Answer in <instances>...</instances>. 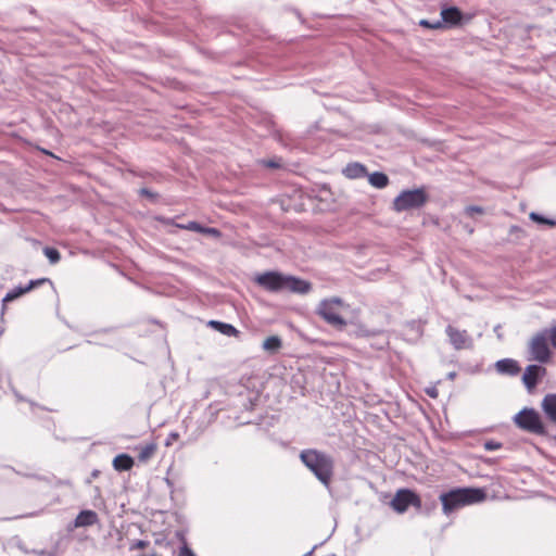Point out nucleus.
Returning a JSON list of instances; mask_svg holds the SVG:
<instances>
[{"instance_id":"obj_1","label":"nucleus","mask_w":556,"mask_h":556,"mask_svg":"<svg viewBox=\"0 0 556 556\" xmlns=\"http://www.w3.org/2000/svg\"><path fill=\"white\" fill-rule=\"evenodd\" d=\"M300 459L324 486L330 488L334 473V460L329 454L316 448H307L300 453Z\"/></svg>"},{"instance_id":"obj_2","label":"nucleus","mask_w":556,"mask_h":556,"mask_svg":"<svg viewBox=\"0 0 556 556\" xmlns=\"http://www.w3.org/2000/svg\"><path fill=\"white\" fill-rule=\"evenodd\" d=\"M484 498V491L478 488H458L440 495L443 513L446 515L466 505L479 503Z\"/></svg>"},{"instance_id":"obj_3","label":"nucleus","mask_w":556,"mask_h":556,"mask_svg":"<svg viewBox=\"0 0 556 556\" xmlns=\"http://www.w3.org/2000/svg\"><path fill=\"white\" fill-rule=\"evenodd\" d=\"M342 305L343 301L340 298L324 299L319 302L316 314L332 328L343 330L348 321L340 314Z\"/></svg>"},{"instance_id":"obj_4","label":"nucleus","mask_w":556,"mask_h":556,"mask_svg":"<svg viewBox=\"0 0 556 556\" xmlns=\"http://www.w3.org/2000/svg\"><path fill=\"white\" fill-rule=\"evenodd\" d=\"M549 334L547 329L535 333L529 342V361H535L545 364L551 359V349L548 346Z\"/></svg>"},{"instance_id":"obj_5","label":"nucleus","mask_w":556,"mask_h":556,"mask_svg":"<svg viewBox=\"0 0 556 556\" xmlns=\"http://www.w3.org/2000/svg\"><path fill=\"white\" fill-rule=\"evenodd\" d=\"M428 200L424 189L404 190L393 201V210L404 212L422 207Z\"/></svg>"},{"instance_id":"obj_6","label":"nucleus","mask_w":556,"mask_h":556,"mask_svg":"<svg viewBox=\"0 0 556 556\" xmlns=\"http://www.w3.org/2000/svg\"><path fill=\"white\" fill-rule=\"evenodd\" d=\"M515 424L522 430L530 433L545 434V427L539 413L533 408H523L514 417Z\"/></svg>"},{"instance_id":"obj_7","label":"nucleus","mask_w":556,"mask_h":556,"mask_svg":"<svg viewBox=\"0 0 556 556\" xmlns=\"http://www.w3.org/2000/svg\"><path fill=\"white\" fill-rule=\"evenodd\" d=\"M390 506L399 514L405 513L409 506L421 508V498L409 489H400L390 502Z\"/></svg>"},{"instance_id":"obj_8","label":"nucleus","mask_w":556,"mask_h":556,"mask_svg":"<svg viewBox=\"0 0 556 556\" xmlns=\"http://www.w3.org/2000/svg\"><path fill=\"white\" fill-rule=\"evenodd\" d=\"M286 275L279 271H266L255 276L254 281L264 290L273 293L285 291Z\"/></svg>"},{"instance_id":"obj_9","label":"nucleus","mask_w":556,"mask_h":556,"mask_svg":"<svg viewBox=\"0 0 556 556\" xmlns=\"http://www.w3.org/2000/svg\"><path fill=\"white\" fill-rule=\"evenodd\" d=\"M448 341L455 350L470 349L473 345L472 338L467 330H459L451 325L445 328Z\"/></svg>"},{"instance_id":"obj_10","label":"nucleus","mask_w":556,"mask_h":556,"mask_svg":"<svg viewBox=\"0 0 556 556\" xmlns=\"http://www.w3.org/2000/svg\"><path fill=\"white\" fill-rule=\"evenodd\" d=\"M546 375V369L542 367L541 365H529L526 367L523 376H522V382L525 383L528 391H532L540 378L544 377Z\"/></svg>"},{"instance_id":"obj_11","label":"nucleus","mask_w":556,"mask_h":556,"mask_svg":"<svg viewBox=\"0 0 556 556\" xmlns=\"http://www.w3.org/2000/svg\"><path fill=\"white\" fill-rule=\"evenodd\" d=\"M312 290V283L307 280L286 275L285 291L296 294H307Z\"/></svg>"},{"instance_id":"obj_12","label":"nucleus","mask_w":556,"mask_h":556,"mask_svg":"<svg viewBox=\"0 0 556 556\" xmlns=\"http://www.w3.org/2000/svg\"><path fill=\"white\" fill-rule=\"evenodd\" d=\"M440 14L443 27H455L462 24L463 13L456 7L443 5Z\"/></svg>"},{"instance_id":"obj_13","label":"nucleus","mask_w":556,"mask_h":556,"mask_svg":"<svg viewBox=\"0 0 556 556\" xmlns=\"http://www.w3.org/2000/svg\"><path fill=\"white\" fill-rule=\"evenodd\" d=\"M46 282H50L48 278H40L36 280H30L26 286H18L10 290L5 296L3 298V302H11L20 298L21 295L29 292L34 288L41 286Z\"/></svg>"},{"instance_id":"obj_14","label":"nucleus","mask_w":556,"mask_h":556,"mask_svg":"<svg viewBox=\"0 0 556 556\" xmlns=\"http://www.w3.org/2000/svg\"><path fill=\"white\" fill-rule=\"evenodd\" d=\"M496 371L501 375L517 376L520 371V366L517 361L513 358H503L495 363Z\"/></svg>"},{"instance_id":"obj_15","label":"nucleus","mask_w":556,"mask_h":556,"mask_svg":"<svg viewBox=\"0 0 556 556\" xmlns=\"http://www.w3.org/2000/svg\"><path fill=\"white\" fill-rule=\"evenodd\" d=\"M541 406L547 419L556 424V393L546 394Z\"/></svg>"},{"instance_id":"obj_16","label":"nucleus","mask_w":556,"mask_h":556,"mask_svg":"<svg viewBox=\"0 0 556 556\" xmlns=\"http://www.w3.org/2000/svg\"><path fill=\"white\" fill-rule=\"evenodd\" d=\"M99 518L96 511L93 510H81L77 517L75 518L74 526L76 528L80 527H90L98 522Z\"/></svg>"},{"instance_id":"obj_17","label":"nucleus","mask_w":556,"mask_h":556,"mask_svg":"<svg viewBox=\"0 0 556 556\" xmlns=\"http://www.w3.org/2000/svg\"><path fill=\"white\" fill-rule=\"evenodd\" d=\"M208 327L217 330L222 334H225L227 337H238L240 331L233 327L231 324L218 321V320H210L207 323Z\"/></svg>"},{"instance_id":"obj_18","label":"nucleus","mask_w":556,"mask_h":556,"mask_svg":"<svg viewBox=\"0 0 556 556\" xmlns=\"http://www.w3.org/2000/svg\"><path fill=\"white\" fill-rule=\"evenodd\" d=\"M342 173L345 177H348L350 179L361 178L367 174L366 167L363 164L357 163V162L348 164L343 168Z\"/></svg>"},{"instance_id":"obj_19","label":"nucleus","mask_w":556,"mask_h":556,"mask_svg":"<svg viewBox=\"0 0 556 556\" xmlns=\"http://www.w3.org/2000/svg\"><path fill=\"white\" fill-rule=\"evenodd\" d=\"M134 466V459L128 454H119L113 459V467L117 471L130 470Z\"/></svg>"},{"instance_id":"obj_20","label":"nucleus","mask_w":556,"mask_h":556,"mask_svg":"<svg viewBox=\"0 0 556 556\" xmlns=\"http://www.w3.org/2000/svg\"><path fill=\"white\" fill-rule=\"evenodd\" d=\"M262 346L268 353L274 354L281 349L282 341L278 336H270L264 340Z\"/></svg>"},{"instance_id":"obj_21","label":"nucleus","mask_w":556,"mask_h":556,"mask_svg":"<svg viewBox=\"0 0 556 556\" xmlns=\"http://www.w3.org/2000/svg\"><path fill=\"white\" fill-rule=\"evenodd\" d=\"M138 450V459L141 463L148 462L156 452L155 443H148L146 445L137 447Z\"/></svg>"},{"instance_id":"obj_22","label":"nucleus","mask_w":556,"mask_h":556,"mask_svg":"<svg viewBox=\"0 0 556 556\" xmlns=\"http://www.w3.org/2000/svg\"><path fill=\"white\" fill-rule=\"evenodd\" d=\"M369 184L378 189H382L388 186L389 184V177L381 172H375L369 175L368 177Z\"/></svg>"},{"instance_id":"obj_23","label":"nucleus","mask_w":556,"mask_h":556,"mask_svg":"<svg viewBox=\"0 0 556 556\" xmlns=\"http://www.w3.org/2000/svg\"><path fill=\"white\" fill-rule=\"evenodd\" d=\"M43 253L51 264L58 263L61 258L60 252L54 248L46 247Z\"/></svg>"},{"instance_id":"obj_24","label":"nucleus","mask_w":556,"mask_h":556,"mask_svg":"<svg viewBox=\"0 0 556 556\" xmlns=\"http://www.w3.org/2000/svg\"><path fill=\"white\" fill-rule=\"evenodd\" d=\"M529 217H530L531 220H533L535 223H539V224H544V225H549V226H555L556 225L555 220L548 219V218L542 216L541 214H539L536 212H531Z\"/></svg>"},{"instance_id":"obj_25","label":"nucleus","mask_w":556,"mask_h":556,"mask_svg":"<svg viewBox=\"0 0 556 556\" xmlns=\"http://www.w3.org/2000/svg\"><path fill=\"white\" fill-rule=\"evenodd\" d=\"M419 25L429 29H441L443 28V22L441 20L430 22L428 20H420Z\"/></svg>"},{"instance_id":"obj_26","label":"nucleus","mask_w":556,"mask_h":556,"mask_svg":"<svg viewBox=\"0 0 556 556\" xmlns=\"http://www.w3.org/2000/svg\"><path fill=\"white\" fill-rule=\"evenodd\" d=\"M176 227L187 230H192L197 232H202L203 226L197 222H189L188 224H176Z\"/></svg>"},{"instance_id":"obj_27","label":"nucleus","mask_w":556,"mask_h":556,"mask_svg":"<svg viewBox=\"0 0 556 556\" xmlns=\"http://www.w3.org/2000/svg\"><path fill=\"white\" fill-rule=\"evenodd\" d=\"M483 446L486 451H496L502 448L503 444L494 440H489L484 442Z\"/></svg>"},{"instance_id":"obj_28","label":"nucleus","mask_w":556,"mask_h":556,"mask_svg":"<svg viewBox=\"0 0 556 556\" xmlns=\"http://www.w3.org/2000/svg\"><path fill=\"white\" fill-rule=\"evenodd\" d=\"M465 213L469 217H473L475 214H482L483 213V208L481 206L470 205V206H467L465 208Z\"/></svg>"},{"instance_id":"obj_29","label":"nucleus","mask_w":556,"mask_h":556,"mask_svg":"<svg viewBox=\"0 0 556 556\" xmlns=\"http://www.w3.org/2000/svg\"><path fill=\"white\" fill-rule=\"evenodd\" d=\"M201 233L210 235V236H213L215 238H219L220 235H222L220 231L217 228L204 227V226H203V230H202Z\"/></svg>"},{"instance_id":"obj_30","label":"nucleus","mask_w":556,"mask_h":556,"mask_svg":"<svg viewBox=\"0 0 556 556\" xmlns=\"http://www.w3.org/2000/svg\"><path fill=\"white\" fill-rule=\"evenodd\" d=\"M549 334V341L554 349H556V324L551 328H546Z\"/></svg>"},{"instance_id":"obj_31","label":"nucleus","mask_w":556,"mask_h":556,"mask_svg":"<svg viewBox=\"0 0 556 556\" xmlns=\"http://www.w3.org/2000/svg\"><path fill=\"white\" fill-rule=\"evenodd\" d=\"M149 545V542L148 541H144V540H138L136 541L131 546H130V549H143L146 548L147 546Z\"/></svg>"},{"instance_id":"obj_32","label":"nucleus","mask_w":556,"mask_h":556,"mask_svg":"<svg viewBox=\"0 0 556 556\" xmlns=\"http://www.w3.org/2000/svg\"><path fill=\"white\" fill-rule=\"evenodd\" d=\"M179 439V434L177 432H170L165 441V445L166 446H169L172 445L175 441H177Z\"/></svg>"},{"instance_id":"obj_33","label":"nucleus","mask_w":556,"mask_h":556,"mask_svg":"<svg viewBox=\"0 0 556 556\" xmlns=\"http://www.w3.org/2000/svg\"><path fill=\"white\" fill-rule=\"evenodd\" d=\"M265 166L269 167V168H279L280 167V164L276 161H266L264 162Z\"/></svg>"},{"instance_id":"obj_34","label":"nucleus","mask_w":556,"mask_h":556,"mask_svg":"<svg viewBox=\"0 0 556 556\" xmlns=\"http://www.w3.org/2000/svg\"><path fill=\"white\" fill-rule=\"evenodd\" d=\"M180 556H195L193 552L189 548H185L181 551Z\"/></svg>"},{"instance_id":"obj_35","label":"nucleus","mask_w":556,"mask_h":556,"mask_svg":"<svg viewBox=\"0 0 556 556\" xmlns=\"http://www.w3.org/2000/svg\"><path fill=\"white\" fill-rule=\"evenodd\" d=\"M427 394L431 397H437L438 392L435 389L427 390Z\"/></svg>"},{"instance_id":"obj_36","label":"nucleus","mask_w":556,"mask_h":556,"mask_svg":"<svg viewBox=\"0 0 556 556\" xmlns=\"http://www.w3.org/2000/svg\"><path fill=\"white\" fill-rule=\"evenodd\" d=\"M140 193L144 194L147 197H152L153 195L152 192L150 190H148V189H141Z\"/></svg>"},{"instance_id":"obj_37","label":"nucleus","mask_w":556,"mask_h":556,"mask_svg":"<svg viewBox=\"0 0 556 556\" xmlns=\"http://www.w3.org/2000/svg\"><path fill=\"white\" fill-rule=\"evenodd\" d=\"M315 547H316V546H314L309 552H307V553H306L305 555H303V556H312V554H313V552H314Z\"/></svg>"},{"instance_id":"obj_38","label":"nucleus","mask_w":556,"mask_h":556,"mask_svg":"<svg viewBox=\"0 0 556 556\" xmlns=\"http://www.w3.org/2000/svg\"><path fill=\"white\" fill-rule=\"evenodd\" d=\"M92 476H93V477H97V476H98V470H94V471L92 472Z\"/></svg>"},{"instance_id":"obj_39","label":"nucleus","mask_w":556,"mask_h":556,"mask_svg":"<svg viewBox=\"0 0 556 556\" xmlns=\"http://www.w3.org/2000/svg\"><path fill=\"white\" fill-rule=\"evenodd\" d=\"M555 440H556V435H555Z\"/></svg>"}]
</instances>
